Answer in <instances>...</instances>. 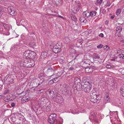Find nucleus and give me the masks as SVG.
I'll return each instance as SVG.
<instances>
[{
	"mask_svg": "<svg viewBox=\"0 0 124 124\" xmlns=\"http://www.w3.org/2000/svg\"><path fill=\"white\" fill-rule=\"evenodd\" d=\"M74 82L76 85V89H74V91L76 92L77 90H81L82 89H83L88 88V87H92V85L88 82H83L81 83L80 79L78 78H75L74 80Z\"/></svg>",
	"mask_w": 124,
	"mask_h": 124,
	"instance_id": "1",
	"label": "nucleus"
},
{
	"mask_svg": "<svg viewBox=\"0 0 124 124\" xmlns=\"http://www.w3.org/2000/svg\"><path fill=\"white\" fill-rule=\"evenodd\" d=\"M34 65V61L30 59H25L23 62V66L25 67H31Z\"/></svg>",
	"mask_w": 124,
	"mask_h": 124,
	"instance_id": "2",
	"label": "nucleus"
},
{
	"mask_svg": "<svg viewBox=\"0 0 124 124\" xmlns=\"http://www.w3.org/2000/svg\"><path fill=\"white\" fill-rule=\"evenodd\" d=\"M51 99H53L54 101L57 103H61L63 101L62 97L58 94H54L51 96Z\"/></svg>",
	"mask_w": 124,
	"mask_h": 124,
	"instance_id": "3",
	"label": "nucleus"
},
{
	"mask_svg": "<svg viewBox=\"0 0 124 124\" xmlns=\"http://www.w3.org/2000/svg\"><path fill=\"white\" fill-rule=\"evenodd\" d=\"M96 93H91L90 94V100L91 101L94 103H97L99 102V98H97L98 96L96 95Z\"/></svg>",
	"mask_w": 124,
	"mask_h": 124,
	"instance_id": "4",
	"label": "nucleus"
},
{
	"mask_svg": "<svg viewBox=\"0 0 124 124\" xmlns=\"http://www.w3.org/2000/svg\"><path fill=\"white\" fill-rule=\"evenodd\" d=\"M16 115L18 116V121L17 123V124H22L25 121V119H24V117L21 113H17L16 114Z\"/></svg>",
	"mask_w": 124,
	"mask_h": 124,
	"instance_id": "5",
	"label": "nucleus"
},
{
	"mask_svg": "<svg viewBox=\"0 0 124 124\" xmlns=\"http://www.w3.org/2000/svg\"><path fill=\"white\" fill-rule=\"evenodd\" d=\"M56 114H52L50 115L48 119V121L50 124H54L56 119Z\"/></svg>",
	"mask_w": 124,
	"mask_h": 124,
	"instance_id": "6",
	"label": "nucleus"
},
{
	"mask_svg": "<svg viewBox=\"0 0 124 124\" xmlns=\"http://www.w3.org/2000/svg\"><path fill=\"white\" fill-rule=\"evenodd\" d=\"M8 11L9 12L10 14L12 16L15 15L16 14V11L15 10L14 8L13 7L8 8Z\"/></svg>",
	"mask_w": 124,
	"mask_h": 124,
	"instance_id": "7",
	"label": "nucleus"
},
{
	"mask_svg": "<svg viewBox=\"0 0 124 124\" xmlns=\"http://www.w3.org/2000/svg\"><path fill=\"white\" fill-rule=\"evenodd\" d=\"M30 51L28 50L24 52L23 54L24 58L25 59H29V53Z\"/></svg>",
	"mask_w": 124,
	"mask_h": 124,
	"instance_id": "8",
	"label": "nucleus"
},
{
	"mask_svg": "<svg viewBox=\"0 0 124 124\" xmlns=\"http://www.w3.org/2000/svg\"><path fill=\"white\" fill-rule=\"evenodd\" d=\"M47 53L46 52H42L40 57V59L42 60L45 59L47 56Z\"/></svg>",
	"mask_w": 124,
	"mask_h": 124,
	"instance_id": "9",
	"label": "nucleus"
},
{
	"mask_svg": "<svg viewBox=\"0 0 124 124\" xmlns=\"http://www.w3.org/2000/svg\"><path fill=\"white\" fill-rule=\"evenodd\" d=\"M30 51L29 53V59L34 58L35 57L36 54L35 52L30 50Z\"/></svg>",
	"mask_w": 124,
	"mask_h": 124,
	"instance_id": "10",
	"label": "nucleus"
},
{
	"mask_svg": "<svg viewBox=\"0 0 124 124\" xmlns=\"http://www.w3.org/2000/svg\"><path fill=\"white\" fill-rule=\"evenodd\" d=\"M2 26H3L5 29L8 31L9 30L12 28L10 24H6L4 23Z\"/></svg>",
	"mask_w": 124,
	"mask_h": 124,
	"instance_id": "11",
	"label": "nucleus"
},
{
	"mask_svg": "<svg viewBox=\"0 0 124 124\" xmlns=\"http://www.w3.org/2000/svg\"><path fill=\"white\" fill-rule=\"evenodd\" d=\"M85 71L86 73H90L92 72L93 70L92 68L87 67L85 69Z\"/></svg>",
	"mask_w": 124,
	"mask_h": 124,
	"instance_id": "12",
	"label": "nucleus"
},
{
	"mask_svg": "<svg viewBox=\"0 0 124 124\" xmlns=\"http://www.w3.org/2000/svg\"><path fill=\"white\" fill-rule=\"evenodd\" d=\"M62 88L63 89L62 90H63L65 93H68V88L66 87V85L65 84H64L63 85Z\"/></svg>",
	"mask_w": 124,
	"mask_h": 124,
	"instance_id": "13",
	"label": "nucleus"
},
{
	"mask_svg": "<svg viewBox=\"0 0 124 124\" xmlns=\"http://www.w3.org/2000/svg\"><path fill=\"white\" fill-rule=\"evenodd\" d=\"M92 87H88V88L83 89V90L86 93H89L90 91H91L92 89Z\"/></svg>",
	"mask_w": 124,
	"mask_h": 124,
	"instance_id": "14",
	"label": "nucleus"
},
{
	"mask_svg": "<svg viewBox=\"0 0 124 124\" xmlns=\"http://www.w3.org/2000/svg\"><path fill=\"white\" fill-rule=\"evenodd\" d=\"M83 15L84 16L88 18L90 17V12L87 11H85L83 13Z\"/></svg>",
	"mask_w": 124,
	"mask_h": 124,
	"instance_id": "15",
	"label": "nucleus"
},
{
	"mask_svg": "<svg viewBox=\"0 0 124 124\" xmlns=\"http://www.w3.org/2000/svg\"><path fill=\"white\" fill-rule=\"evenodd\" d=\"M80 20L81 23H85L87 22V20L83 17H80Z\"/></svg>",
	"mask_w": 124,
	"mask_h": 124,
	"instance_id": "16",
	"label": "nucleus"
},
{
	"mask_svg": "<svg viewBox=\"0 0 124 124\" xmlns=\"http://www.w3.org/2000/svg\"><path fill=\"white\" fill-rule=\"evenodd\" d=\"M97 12L95 11H91L90 12V16H94L96 15Z\"/></svg>",
	"mask_w": 124,
	"mask_h": 124,
	"instance_id": "17",
	"label": "nucleus"
},
{
	"mask_svg": "<svg viewBox=\"0 0 124 124\" xmlns=\"http://www.w3.org/2000/svg\"><path fill=\"white\" fill-rule=\"evenodd\" d=\"M47 93H48V94L49 95V98L51 99V96H52V95H54V94H53L54 93V92L53 91H52L50 90H48L47 91Z\"/></svg>",
	"mask_w": 124,
	"mask_h": 124,
	"instance_id": "18",
	"label": "nucleus"
},
{
	"mask_svg": "<svg viewBox=\"0 0 124 124\" xmlns=\"http://www.w3.org/2000/svg\"><path fill=\"white\" fill-rule=\"evenodd\" d=\"M57 79V78H54L53 79L51 80L49 82V84H52L54 83H56V80L55 79Z\"/></svg>",
	"mask_w": 124,
	"mask_h": 124,
	"instance_id": "19",
	"label": "nucleus"
},
{
	"mask_svg": "<svg viewBox=\"0 0 124 124\" xmlns=\"http://www.w3.org/2000/svg\"><path fill=\"white\" fill-rule=\"evenodd\" d=\"M76 2L79 8L80 9L82 8V6L79 1H76Z\"/></svg>",
	"mask_w": 124,
	"mask_h": 124,
	"instance_id": "20",
	"label": "nucleus"
},
{
	"mask_svg": "<svg viewBox=\"0 0 124 124\" xmlns=\"http://www.w3.org/2000/svg\"><path fill=\"white\" fill-rule=\"evenodd\" d=\"M54 70L51 68V67H50L49 68H48L47 69V72L48 73L51 72L52 73L54 74Z\"/></svg>",
	"mask_w": 124,
	"mask_h": 124,
	"instance_id": "21",
	"label": "nucleus"
},
{
	"mask_svg": "<svg viewBox=\"0 0 124 124\" xmlns=\"http://www.w3.org/2000/svg\"><path fill=\"white\" fill-rule=\"evenodd\" d=\"M53 52L55 54L58 53L60 52V48L53 49Z\"/></svg>",
	"mask_w": 124,
	"mask_h": 124,
	"instance_id": "22",
	"label": "nucleus"
},
{
	"mask_svg": "<svg viewBox=\"0 0 124 124\" xmlns=\"http://www.w3.org/2000/svg\"><path fill=\"white\" fill-rule=\"evenodd\" d=\"M120 91L122 94V96L124 97V87H123L120 88Z\"/></svg>",
	"mask_w": 124,
	"mask_h": 124,
	"instance_id": "23",
	"label": "nucleus"
},
{
	"mask_svg": "<svg viewBox=\"0 0 124 124\" xmlns=\"http://www.w3.org/2000/svg\"><path fill=\"white\" fill-rule=\"evenodd\" d=\"M103 48L105 50L108 51L110 49V47L108 45L104 46Z\"/></svg>",
	"mask_w": 124,
	"mask_h": 124,
	"instance_id": "24",
	"label": "nucleus"
},
{
	"mask_svg": "<svg viewBox=\"0 0 124 124\" xmlns=\"http://www.w3.org/2000/svg\"><path fill=\"white\" fill-rule=\"evenodd\" d=\"M122 30V28L120 26L117 27L116 29V31H118L119 32H121Z\"/></svg>",
	"mask_w": 124,
	"mask_h": 124,
	"instance_id": "25",
	"label": "nucleus"
},
{
	"mask_svg": "<svg viewBox=\"0 0 124 124\" xmlns=\"http://www.w3.org/2000/svg\"><path fill=\"white\" fill-rule=\"evenodd\" d=\"M94 59H98L100 58V57L98 54H94L93 55Z\"/></svg>",
	"mask_w": 124,
	"mask_h": 124,
	"instance_id": "26",
	"label": "nucleus"
},
{
	"mask_svg": "<svg viewBox=\"0 0 124 124\" xmlns=\"http://www.w3.org/2000/svg\"><path fill=\"white\" fill-rule=\"evenodd\" d=\"M121 11V9L120 8H119L117 9L116 12V15L118 16L120 13Z\"/></svg>",
	"mask_w": 124,
	"mask_h": 124,
	"instance_id": "27",
	"label": "nucleus"
},
{
	"mask_svg": "<svg viewBox=\"0 0 124 124\" xmlns=\"http://www.w3.org/2000/svg\"><path fill=\"white\" fill-rule=\"evenodd\" d=\"M23 97L24 99H25V100L26 101H28L30 99V98L29 96H25Z\"/></svg>",
	"mask_w": 124,
	"mask_h": 124,
	"instance_id": "28",
	"label": "nucleus"
},
{
	"mask_svg": "<svg viewBox=\"0 0 124 124\" xmlns=\"http://www.w3.org/2000/svg\"><path fill=\"white\" fill-rule=\"evenodd\" d=\"M75 67V66L73 65L68 69V70L69 71L73 70L74 69Z\"/></svg>",
	"mask_w": 124,
	"mask_h": 124,
	"instance_id": "29",
	"label": "nucleus"
},
{
	"mask_svg": "<svg viewBox=\"0 0 124 124\" xmlns=\"http://www.w3.org/2000/svg\"><path fill=\"white\" fill-rule=\"evenodd\" d=\"M119 58L121 59H124V55L123 54H120L118 55Z\"/></svg>",
	"mask_w": 124,
	"mask_h": 124,
	"instance_id": "30",
	"label": "nucleus"
},
{
	"mask_svg": "<svg viewBox=\"0 0 124 124\" xmlns=\"http://www.w3.org/2000/svg\"><path fill=\"white\" fill-rule=\"evenodd\" d=\"M96 113L94 112V111H91L90 113V116H91L93 117H94L95 116Z\"/></svg>",
	"mask_w": 124,
	"mask_h": 124,
	"instance_id": "31",
	"label": "nucleus"
},
{
	"mask_svg": "<svg viewBox=\"0 0 124 124\" xmlns=\"http://www.w3.org/2000/svg\"><path fill=\"white\" fill-rule=\"evenodd\" d=\"M65 41L66 43H68L70 42V40L68 37H66L65 38Z\"/></svg>",
	"mask_w": 124,
	"mask_h": 124,
	"instance_id": "32",
	"label": "nucleus"
},
{
	"mask_svg": "<svg viewBox=\"0 0 124 124\" xmlns=\"http://www.w3.org/2000/svg\"><path fill=\"white\" fill-rule=\"evenodd\" d=\"M54 1L55 2V3L57 5L59 4V3L60 2V0H54Z\"/></svg>",
	"mask_w": 124,
	"mask_h": 124,
	"instance_id": "33",
	"label": "nucleus"
},
{
	"mask_svg": "<svg viewBox=\"0 0 124 124\" xmlns=\"http://www.w3.org/2000/svg\"><path fill=\"white\" fill-rule=\"evenodd\" d=\"M25 100V99H24L23 98V97L21 99V103H24L26 102Z\"/></svg>",
	"mask_w": 124,
	"mask_h": 124,
	"instance_id": "34",
	"label": "nucleus"
},
{
	"mask_svg": "<svg viewBox=\"0 0 124 124\" xmlns=\"http://www.w3.org/2000/svg\"><path fill=\"white\" fill-rule=\"evenodd\" d=\"M103 46V45L102 44H100L97 46V47L98 48H101Z\"/></svg>",
	"mask_w": 124,
	"mask_h": 124,
	"instance_id": "35",
	"label": "nucleus"
},
{
	"mask_svg": "<svg viewBox=\"0 0 124 124\" xmlns=\"http://www.w3.org/2000/svg\"><path fill=\"white\" fill-rule=\"evenodd\" d=\"M105 100L104 101L106 103L108 102L109 101V98H105Z\"/></svg>",
	"mask_w": 124,
	"mask_h": 124,
	"instance_id": "36",
	"label": "nucleus"
},
{
	"mask_svg": "<svg viewBox=\"0 0 124 124\" xmlns=\"http://www.w3.org/2000/svg\"><path fill=\"white\" fill-rule=\"evenodd\" d=\"M58 45V44H56L55 46H54L53 48V49H57V48H59L57 46Z\"/></svg>",
	"mask_w": 124,
	"mask_h": 124,
	"instance_id": "37",
	"label": "nucleus"
},
{
	"mask_svg": "<svg viewBox=\"0 0 124 124\" xmlns=\"http://www.w3.org/2000/svg\"><path fill=\"white\" fill-rule=\"evenodd\" d=\"M106 67L108 69H110L111 68V65L108 64L106 65Z\"/></svg>",
	"mask_w": 124,
	"mask_h": 124,
	"instance_id": "38",
	"label": "nucleus"
},
{
	"mask_svg": "<svg viewBox=\"0 0 124 124\" xmlns=\"http://www.w3.org/2000/svg\"><path fill=\"white\" fill-rule=\"evenodd\" d=\"M115 53L116 54V55L117 54H120V51L119 50H116V51H115Z\"/></svg>",
	"mask_w": 124,
	"mask_h": 124,
	"instance_id": "39",
	"label": "nucleus"
},
{
	"mask_svg": "<svg viewBox=\"0 0 124 124\" xmlns=\"http://www.w3.org/2000/svg\"><path fill=\"white\" fill-rule=\"evenodd\" d=\"M3 85V82L1 80H0V86L2 87Z\"/></svg>",
	"mask_w": 124,
	"mask_h": 124,
	"instance_id": "40",
	"label": "nucleus"
},
{
	"mask_svg": "<svg viewBox=\"0 0 124 124\" xmlns=\"http://www.w3.org/2000/svg\"><path fill=\"white\" fill-rule=\"evenodd\" d=\"M72 20L74 21H76L77 18L75 16H73L71 17Z\"/></svg>",
	"mask_w": 124,
	"mask_h": 124,
	"instance_id": "41",
	"label": "nucleus"
},
{
	"mask_svg": "<svg viewBox=\"0 0 124 124\" xmlns=\"http://www.w3.org/2000/svg\"><path fill=\"white\" fill-rule=\"evenodd\" d=\"M109 98V96L108 94V93H106L105 94V98Z\"/></svg>",
	"mask_w": 124,
	"mask_h": 124,
	"instance_id": "42",
	"label": "nucleus"
},
{
	"mask_svg": "<svg viewBox=\"0 0 124 124\" xmlns=\"http://www.w3.org/2000/svg\"><path fill=\"white\" fill-rule=\"evenodd\" d=\"M102 1V0H97V2L98 3L101 4Z\"/></svg>",
	"mask_w": 124,
	"mask_h": 124,
	"instance_id": "43",
	"label": "nucleus"
},
{
	"mask_svg": "<svg viewBox=\"0 0 124 124\" xmlns=\"http://www.w3.org/2000/svg\"><path fill=\"white\" fill-rule=\"evenodd\" d=\"M83 39H78L77 41L78 43H81Z\"/></svg>",
	"mask_w": 124,
	"mask_h": 124,
	"instance_id": "44",
	"label": "nucleus"
},
{
	"mask_svg": "<svg viewBox=\"0 0 124 124\" xmlns=\"http://www.w3.org/2000/svg\"><path fill=\"white\" fill-rule=\"evenodd\" d=\"M9 92V90H5L4 93V94H6L7 93H8Z\"/></svg>",
	"mask_w": 124,
	"mask_h": 124,
	"instance_id": "45",
	"label": "nucleus"
},
{
	"mask_svg": "<svg viewBox=\"0 0 124 124\" xmlns=\"http://www.w3.org/2000/svg\"><path fill=\"white\" fill-rule=\"evenodd\" d=\"M2 10L0 9V18L1 17V16L2 15Z\"/></svg>",
	"mask_w": 124,
	"mask_h": 124,
	"instance_id": "46",
	"label": "nucleus"
},
{
	"mask_svg": "<svg viewBox=\"0 0 124 124\" xmlns=\"http://www.w3.org/2000/svg\"><path fill=\"white\" fill-rule=\"evenodd\" d=\"M99 36L100 37H101L102 38H103L104 37V35L102 33H101L99 35Z\"/></svg>",
	"mask_w": 124,
	"mask_h": 124,
	"instance_id": "47",
	"label": "nucleus"
},
{
	"mask_svg": "<svg viewBox=\"0 0 124 124\" xmlns=\"http://www.w3.org/2000/svg\"><path fill=\"white\" fill-rule=\"evenodd\" d=\"M15 104L14 103H11V106L12 107H14L15 106Z\"/></svg>",
	"mask_w": 124,
	"mask_h": 124,
	"instance_id": "48",
	"label": "nucleus"
},
{
	"mask_svg": "<svg viewBox=\"0 0 124 124\" xmlns=\"http://www.w3.org/2000/svg\"><path fill=\"white\" fill-rule=\"evenodd\" d=\"M5 34L7 35H9L10 33L8 31L7 32H5Z\"/></svg>",
	"mask_w": 124,
	"mask_h": 124,
	"instance_id": "49",
	"label": "nucleus"
},
{
	"mask_svg": "<svg viewBox=\"0 0 124 124\" xmlns=\"http://www.w3.org/2000/svg\"><path fill=\"white\" fill-rule=\"evenodd\" d=\"M121 73L123 75H124V69H123L121 72Z\"/></svg>",
	"mask_w": 124,
	"mask_h": 124,
	"instance_id": "50",
	"label": "nucleus"
},
{
	"mask_svg": "<svg viewBox=\"0 0 124 124\" xmlns=\"http://www.w3.org/2000/svg\"><path fill=\"white\" fill-rule=\"evenodd\" d=\"M3 30V29L1 27V26L0 27V32H1Z\"/></svg>",
	"mask_w": 124,
	"mask_h": 124,
	"instance_id": "51",
	"label": "nucleus"
},
{
	"mask_svg": "<svg viewBox=\"0 0 124 124\" xmlns=\"http://www.w3.org/2000/svg\"><path fill=\"white\" fill-rule=\"evenodd\" d=\"M3 23L0 22V27L1 26H3Z\"/></svg>",
	"mask_w": 124,
	"mask_h": 124,
	"instance_id": "52",
	"label": "nucleus"
},
{
	"mask_svg": "<svg viewBox=\"0 0 124 124\" xmlns=\"http://www.w3.org/2000/svg\"><path fill=\"white\" fill-rule=\"evenodd\" d=\"M58 16L59 17H60V18H61L63 19H64V18L62 16H61L60 15H58Z\"/></svg>",
	"mask_w": 124,
	"mask_h": 124,
	"instance_id": "53",
	"label": "nucleus"
},
{
	"mask_svg": "<svg viewBox=\"0 0 124 124\" xmlns=\"http://www.w3.org/2000/svg\"><path fill=\"white\" fill-rule=\"evenodd\" d=\"M78 10H79L78 9V8H77L76 9L75 11H74V13H77L78 12Z\"/></svg>",
	"mask_w": 124,
	"mask_h": 124,
	"instance_id": "54",
	"label": "nucleus"
},
{
	"mask_svg": "<svg viewBox=\"0 0 124 124\" xmlns=\"http://www.w3.org/2000/svg\"><path fill=\"white\" fill-rule=\"evenodd\" d=\"M115 17V16L113 15L112 16L110 17V18L111 19H113Z\"/></svg>",
	"mask_w": 124,
	"mask_h": 124,
	"instance_id": "55",
	"label": "nucleus"
},
{
	"mask_svg": "<svg viewBox=\"0 0 124 124\" xmlns=\"http://www.w3.org/2000/svg\"><path fill=\"white\" fill-rule=\"evenodd\" d=\"M40 79H42V78L43 79H45V78H44V77L43 76H41V77H40Z\"/></svg>",
	"mask_w": 124,
	"mask_h": 124,
	"instance_id": "56",
	"label": "nucleus"
},
{
	"mask_svg": "<svg viewBox=\"0 0 124 124\" xmlns=\"http://www.w3.org/2000/svg\"><path fill=\"white\" fill-rule=\"evenodd\" d=\"M4 97V96L2 95H0V98H3Z\"/></svg>",
	"mask_w": 124,
	"mask_h": 124,
	"instance_id": "57",
	"label": "nucleus"
},
{
	"mask_svg": "<svg viewBox=\"0 0 124 124\" xmlns=\"http://www.w3.org/2000/svg\"><path fill=\"white\" fill-rule=\"evenodd\" d=\"M12 82L13 83H14L15 82V81L14 79H12Z\"/></svg>",
	"mask_w": 124,
	"mask_h": 124,
	"instance_id": "58",
	"label": "nucleus"
},
{
	"mask_svg": "<svg viewBox=\"0 0 124 124\" xmlns=\"http://www.w3.org/2000/svg\"><path fill=\"white\" fill-rule=\"evenodd\" d=\"M50 61H48L47 62V63H48V64L50 63Z\"/></svg>",
	"mask_w": 124,
	"mask_h": 124,
	"instance_id": "59",
	"label": "nucleus"
},
{
	"mask_svg": "<svg viewBox=\"0 0 124 124\" xmlns=\"http://www.w3.org/2000/svg\"><path fill=\"white\" fill-rule=\"evenodd\" d=\"M105 24H108V22H107V21L106 22V23H105Z\"/></svg>",
	"mask_w": 124,
	"mask_h": 124,
	"instance_id": "60",
	"label": "nucleus"
},
{
	"mask_svg": "<svg viewBox=\"0 0 124 124\" xmlns=\"http://www.w3.org/2000/svg\"><path fill=\"white\" fill-rule=\"evenodd\" d=\"M2 89V87L0 86V90Z\"/></svg>",
	"mask_w": 124,
	"mask_h": 124,
	"instance_id": "61",
	"label": "nucleus"
},
{
	"mask_svg": "<svg viewBox=\"0 0 124 124\" xmlns=\"http://www.w3.org/2000/svg\"><path fill=\"white\" fill-rule=\"evenodd\" d=\"M57 78V79H55L56 80V82H57L58 81V80L57 79V78Z\"/></svg>",
	"mask_w": 124,
	"mask_h": 124,
	"instance_id": "62",
	"label": "nucleus"
},
{
	"mask_svg": "<svg viewBox=\"0 0 124 124\" xmlns=\"http://www.w3.org/2000/svg\"><path fill=\"white\" fill-rule=\"evenodd\" d=\"M68 89L70 91V92H71V89L70 88H69V89Z\"/></svg>",
	"mask_w": 124,
	"mask_h": 124,
	"instance_id": "63",
	"label": "nucleus"
},
{
	"mask_svg": "<svg viewBox=\"0 0 124 124\" xmlns=\"http://www.w3.org/2000/svg\"><path fill=\"white\" fill-rule=\"evenodd\" d=\"M123 115L124 116V112H123Z\"/></svg>",
	"mask_w": 124,
	"mask_h": 124,
	"instance_id": "64",
	"label": "nucleus"
}]
</instances>
